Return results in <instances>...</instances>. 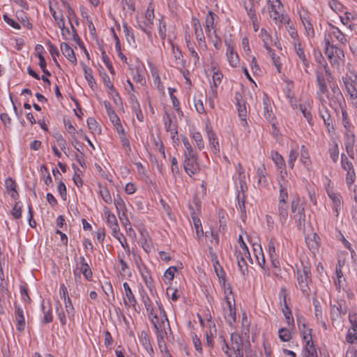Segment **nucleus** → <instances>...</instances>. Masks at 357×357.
Returning a JSON list of instances; mask_svg holds the SVG:
<instances>
[{"mask_svg":"<svg viewBox=\"0 0 357 357\" xmlns=\"http://www.w3.org/2000/svg\"><path fill=\"white\" fill-rule=\"evenodd\" d=\"M341 165L342 167L344 170H351V169H354L352 162L349 160L348 158L344 154H342Z\"/></svg>","mask_w":357,"mask_h":357,"instance_id":"a18cd8bd","label":"nucleus"},{"mask_svg":"<svg viewBox=\"0 0 357 357\" xmlns=\"http://www.w3.org/2000/svg\"><path fill=\"white\" fill-rule=\"evenodd\" d=\"M15 319L17 321V330L22 331L25 328V319L22 309L15 303Z\"/></svg>","mask_w":357,"mask_h":357,"instance_id":"ddd939ff","label":"nucleus"},{"mask_svg":"<svg viewBox=\"0 0 357 357\" xmlns=\"http://www.w3.org/2000/svg\"><path fill=\"white\" fill-rule=\"evenodd\" d=\"M165 121V127L167 132H172L173 130L174 126H176V124H172V120L171 116L168 113H165V116L164 117Z\"/></svg>","mask_w":357,"mask_h":357,"instance_id":"49530a36","label":"nucleus"},{"mask_svg":"<svg viewBox=\"0 0 357 357\" xmlns=\"http://www.w3.org/2000/svg\"><path fill=\"white\" fill-rule=\"evenodd\" d=\"M153 19H154L153 10H149L148 8L146 10V22H144L145 26L149 27V29H151V26L153 24Z\"/></svg>","mask_w":357,"mask_h":357,"instance_id":"37998d69","label":"nucleus"},{"mask_svg":"<svg viewBox=\"0 0 357 357\" xmlns=\"http://www.w3.org/2000/svg\"><path fill=\"white\" fill-rule=\"evenodd\" d=\"M100 188V194L102 198V199L105 201L107 204H111L112 202V198L110 195L109 191L106 187H102L101 185H99Z\"/></svg>","mask_w":357,"mask_h":357,"instance_id":"f704fd0d","label":"nucleus"},{"mask_svg":"<svg viewBox=\"0 0 357 357\" xmlns=\"http://www.w3.org/2000/svg\"><path fill=\"white\" fill-rule=\"evenodd\" d=\"M349 321L353 331H357V314H349Z\"/></svg>","mask_w":357,"mask_h":357,"instance_id":"774afa93","label":"nucleus"},{"mask_svg":"<svg viewBox=\"0 0 357 357\" xmlns=\"http://www.w3.org/2000/svg\"><path fill=\"white\" fill-rule=\"evenodd\" d=\"M192 137L197 144V146L199 148V149L201 150L204 147V143L202 139V135L199 132H193Z\"/></svg>","mask_w":357,"mask_h":357,"instance_id":"c03bdc74","label":"nucleus"},{"mask_svg":"<svg viewBox=\"0 0 357 357\" xmlns=\"http://www.w3.org/2000/svg\"><path fill=\"white\" fill-rule=\"evenodd\" d=\"M5 186L7 190L12 191L13 192L10 194L12 198L16 199L18 197V193L16 191V183L11 178H7L5 181Z\"/></svg>","mask_w":357,"mask_h":357,"instance_id":"aec40b11","label":"nucleus"},{"mask_svg":"<svg viewBox=\"0 0 357 357\" xmlns=\"http://www.w3.org/2000/svg\"><path fill=\"white\" fill-rule=\"evenodd\" d=\"M278 333L280 339L283 342H287L291 338V333L287 328H282L280 329Z\"/></svg>","mask_w":357,"mask_h":357,"instance_id":"79ce46f5","label":"nucleus"},{"mask_svg":"<svg viewBox=\"0 0 357 357\" xmlns=\"http://www.w3.org/2000/svg\"><path fill=\"white\" fill-rule=\"evenodd\" d=\"M234 100L237 105V109L239 117L241 118L242 121H243L245 123H247L245 119L247 116L246 102L243 98V96L241 93L238 91L235 93Z\"/></svg>","mask_w":357,"mask_h":357,"instance_id":"6e6552de","label":"nucleus"},{"mask_svg":"<svg viewBox=\"0 0 357 357\" xmlns=\"http://www.w3.org/2000/svg\"><path fill=\"white\" fill-rule=\"evenodd\" d=\"M81 65L83 68L85 78L87 80L89 86L92 88L93 84H96L95 79L92 75V70L87 67L83 62H81Z\"/></svg>","mask_w":357,"mask_h":357,"instance_id":"b1692460","label":"nucleus"},{"mask_svg":"<svg viewBox=\"0 0 357 357\" xmlns=\"http://www.w3.org/2000/svg\"><path fill=\"white\" fill-rule=\"evenodd\" d=\"M207 135L213 153L215 154L219 153L220 146L215 133L213 130H207Z\"/></svg>","mask_w":357,"mask_h":357,"instance_id":"f3484780","label":"nucleus"},{"mask_svg":"<svg viewBox=\"0 0 357 357\" xmlns=\"http://www.w3.org/2000/svg\"><path fill=\"white\" fill-rule=\"evenodd\" d=\"M191 216L193 220L194 227L196 229V233L198 238L204 236V232L202 230V223L200 220L195 215V213L192 212L191 213Z\"/></svg>","mask_w":357,"mask_h":357,"instance_id":"bb28decb","label":"nucleus"},{"mask_svg":"<svg viewBox=\"0 0 357 357\" xmlns=\"http://www.w3.org/2000/svg\"><path fill=\"white\" fill-rule=\"evenodd\" d=\"M63 54L73 64L77 63V59L73 50L66 43H61L60 45Z\"/></svg>","mask_w":357,"mask_h":357,"instance_id":"f8f14e48","label":"nucleus"},{"mask_svg":"<svg viewBox=\"0 0 357 357\" xmlns=\"http://www.w3.org/2000/svg\"><path fill=\"white\" fill-rule=\"evenodd\" d=\"M300 110L302 112L304 117L307 119V122L310 124H312V117L310 112L307 109V107L305 105H299Z\"/></svg>","mask_w":357,"mask_h":357,"instance_id":"de8ad7c7","label":"nucleus"},{"mask_svg":"<svg viewBox=\"0 0 357 357\" xmlns=\"http://www.w3.org/2000/svg\"><path fill=\"white\" fill-rule=\"evenodd\" d=\"M236 258L237 260L238 266L241 273L244 275L245 271H248L246 259L242 257L241 252H235Z\"/></svg>","mask_w":357,"mask_h":357,"instance_id":"4be33fe9","label":"nucleus"},{"mask_svg":"<svg viewBox=\"0 0 357 357\" xmlns=\"http://www.w3.org/2000/svg\"><path fill=\"white\" fill-rule=\"evenodd\" d=\"M291 210L294 213V218L299 230H305V209L300 204L298 197L294 198L291 202Z\"/></svg>","mask_w":357,"mask_h":357,"instance_id":"f257e3e1","label":"nucleus"},{"mask_svg":"<svg viewBox=\"0 0 357 357\" xmlns=\"http://www.w3.org/2000/svg\"><path fill=\"white\" fill-rule=\"evenodd\" d=\"M167 326V321H160V325H155L153 326L155 333L156 334L157 342L160 349H162V346L165 345V335L167 334L165 331V326Z\"/></svg>","mask_w":357,"mask_h":357,"instance_id":"9b49d317","label":"nucleus"},{"mask_svg":"<svg viewBox=\"0 0 357 357\" xmlns=\"http://www.w3.org/2000/svg\"><path fill=\"white\" fill-rule=\"evenodd\" d=\"M313 305L314 307V315L317 320L322 319V310L321 307L318 300L314 296L312 298Z\"/></svg>","mask_w":357,"mask_h":357,"instance_id":"e433bc0d","label":"nucleus"},{"mask_svg":"<svg viewBox=\"0 0 357 357\" xmlns=\"http://www.w3.org/2000/svg\"><path fill=\"white\" fill-rule=\"evenodd\" d=\"M316 76H317V82L319 86V91L317 92V94L321 96V95L325 94L328 91V87L325 82L324 77L322 73H319V71L316 72ZM321 101H324V98L322 97H320Z\"/></svg>","mask_w":357,"mask_h":357,"instance_id":"4468645a","label":"nucleus"},{"mask_svg":"<svg viewBox=\"0 0 357 357\" xmlns=\"http://www.w3.org/2000/svg\"><path fill=\"white\" fill-rule=\"evenodd\" d=\"M104 105L111 121L114 123L119 122L120 120L114 111L111 103L108 101H105Z\"/></svg>","mask_w":357,"mask_h":357,"instance_id":"5701e85b","label":"nucleus"},{"mask_svg":"<svg viewBox=\"0 0 357 357\" xmlns=\"http://www.w3.org/2000/svg\"><path fill=\"white\" fill-rule=\"evenodd\" d=\"M157 304L158 305V308H159L160 316H161V320L160 321H167V326L168 327L169 331L171 332V328H170V326H169V319L167 318V314L165 312V310L163 308L162 305L161 303H158L157 301Z\"/></svg>","mask_w":357,"mask_h":357,"instance_id":"4d7b16f0","label":"nucleus"},{"mask_svg":"<svg viewBox=\"0 0 357 357\" xmlns=\"http://www.w3.org/2000/svg\"><path fill=\"white\" fill-rule=\"evenodd\" d=\"M58 26L61 29V35L63 39L67 40L66 35H69L70 32V30L65 26V20L62 14L61 15L59 22H58Z\"/></svg>","mask_w":357,"mask_h":357,"instance_id":"c9c22d12","label":"nucleus"},{"mask_svg":"<svg viewBox=\"0 0 357 357\" xmlns=\"http://www.w3.org/2000/svg\"><path fill=\"white\" fill-rule=\"evenodd\" d=\"M182 141L185 148V156H191V155L195 154L188 139L185 137H183Z\"/></svg>","mask_w":357,"mask_h":357,"instance_id":"8fccbe9b","label":"nucleus"},{"mask_svg":"<svg viewBox=\"0 0 357 357\" xmlns=\"http://www.w3.org/2000/svg\"><path fill=\"white\" fill-rule=\"evenodd\" d=\"M3 17L4 21L13 28L17 30L20 29V24L14 20L10 18L7 15H3Z\"/></svg>","mask_w":357,"mask_h":357,"instance_id":"338daca9","label":"nucleus"},{"mask_svg":"<svg viewBox=\"0 0 357 357\" xmlns=\"http://www.w3.org/2000/svg\"><path fill=\"white\" fill-rule=\"evenodd\" d=\"M243 6L247 11V15L249 16L250 10H253V13L256 14L255 6L257 5L255 3L250 2V0H243Z\"/></svg>","mask_w":357,"mask_h":357,"instance_id":"bf43d9fd","label":"nucleus"},{"mask_svg":"<svg viewBox=\"0 0 357 357\" xmlns=\"http://www.w3.org/2000/svg\"><path fill=\"white\" fill-rule=\"evenodd\" d=\"M295 51L296 52L297 56L302 61L304 66L306 68H309V66H310L309 61L306 59L303 48L302 47V45L301 43L295 44ZM305 72L308 73L307 69H305Z\"/></svg>","mask_w":357,"mask_h":357,"instance_id":"6ab92c4d","label":"nucleus"},{"mask_svg":"<svg viewBox=\"0 0 357 357\" xmlns=\"http://www.w3.org/2000/svg\"><path fill=\"white\" fill-rule=\"evenodd\" d=\"M218 17L216 15L213 13L212 12H209L206 17V28L208 29L210 26H211L212 29H214V22H215V18Z\"/></svg>","mask_w":357,"mask_h":357,"instance_id":"09e8293b","label":"nucleus"},{"mask_svg":"<svg viewBox=\"0 0 357 357\" xmlns=\"http://www.w3.org/2000/svg\"><path fill=\"white\" fill-rule=\"evenodd\" d=\"M101 56H102V59L103 61V62L105 63V64L106 65L107 68H108V70H109V72L113 74L114 73V68L112 66V63L110 62L109 59V57L107 56V55L106 54V52L105 51L102 50V53H101Z\"/></svg>","mask_w":357,"mask_h":357,"instance_id":"5fc2aeb1","label":"nucleus"},{"mask_svg":"<svg viewBox=\"0 0 357 357\" xmlns=\"http://www.w3.org/2000/svg\"><path fill=\"white\" fill-rule=\"evenodd\" d=\"M79 272L82 273L88 281L92 280L93 273L88 264H84L79 267Z\"/></svg>","mask_w":357,"mask_h":357,"instance_id":"c85d7f7f","label":"nucleus"},{"mask_svg":"<svg viewBox=\"0 0 357 357\" xmlns=\"http://www.w3.org/2000/svg\"><path fill=\"white\" fill-rule=\"evenodd\" d=\"M141 342L145 349L147 351V352L151 356H153L154 351L152 347L149 337L147 335V334L144 333V336L142 337Z\"/></svg>","mask_w":357,"mask_h":357,"instance_id":"2f4dec72","label":"nucleus"},{"mask_svg":"<svg viewBox=\"0 0 357 357\" xmlns=\"http://www.w3.org/2000/svg\"><path fill=\"white\" fill-rule=\"evenodd\" d=\"M335 31L333 32V36L336 39L343 45H346L347 39L344 34L337 27L333 26Z\"/></svg>","mask_w":357,"mask_h":357,"instance_id":"ea45409f","label":"nucleus"},{"mask_svg":"<svg viewBox=\"0 0 357 357\" xmlns=\"http://www.w3.org/2000/svg\"><path fill=\"white\" fill-rule=\"evenodd\" d=\"M11 214L15 219H19L22 217V206H19V202L15 203L11 211Z\"/></svg>","mask_w":357,"mask_h":357,"instance_id":"0e129e2a","label":"nucleus"},{"mask_svg":"<svg viewBox=\"0 0 357 357\" xmlns=\"http://www.w3.org/2000/svg\"><path fill=\"white\" fill-rule=\"evenodd\" d=\"M298 283L302 292L308 295L310 288L308 287V281L310 280L311 273L310 268L305 266H303V270H297Z\"/></svg>","mask_w":357,"mask_h":357,"instance_id":"20e7f679","label":"nucleus"},{"mask_svg":"<svg viewBox=\"0 0 357 357\" xmlns=\"http://www.w3.org/2000/svg\"><path fill=\"white\" fill-rule=\"evenodd\" d=\"M342 82L345 86L347 93L349 94L350 98H357V90L355 85L353 84L354 81L351 79V82L346 77L342 78Z\"/></svg>","mask_w":357,"mask_h":357,"instance_id":"a211bd4d","label":"nucleus"},{"mask_svg":"<svg viewBox=\"0 0 357 357\" xmlns=\"http://www.w3.org/2000/svg\"><path fill=\"white\" fill-rule=\"evenodd\" d=\"M184 169L185 172L190 176L195 174L199 172V167L195 154L191 155V156H185Z\"/></svg>","mask_w":357,"mask_h":357,"instance_id":"0eeeda50","label":"nucleus"},{"mask_svg":"<svg viewBox=\"0 0 357 357\" xmlns=\"http://www.w3.org/2000/svg\"><path fill=\"white\" fill-rule=\"evenodd\" d=\"M114 203L119 213H120V212L121 211L122 215L126 216L124 212L125 203L119 195H116V196L114 197Z\"/></svg>","mask_w":357,"mask_h":357,"instance_id":"c756f323","label":"nucleus"},{"mask_svg":"<svg viewBox=\"0 0 357 357\" xmlns=\"http://www.w3.org/2000/svg\"><path fill=\"white\" fill-rule=\"evenodd\" d=\"M123 32L125 33V36L127 41L129 44L135 43V36L131 29L128 26L127 23H123Z\"/></svg>","mask_w":357,"mask_h":357,"instance_id":"7c9ffc66","label":"nucleus"},{"mask_svg":"<svg viewBox=\"0 0 357 357\" xmlns=\"http://www.w3.org/2000/svg\"><path fill=\"white\" fill-rule=\"evenodd\" d=\"M193 102L195 107L198 113L203 114L205 112L203 102L201 99L197 98V97L195 96L193 98Z\"/></svg>","mask_w":357,"mask_h":357,"instance_id":"6e6d98bb","label":"nucleus"},{"mask_svg":"<svg viewBox=\"0 0 357 357\" xmlns=\"http://www.w3.org/2000/svg\"><path fill=\"white\" fill-rule=\"evenodd\" d=\"M288 199V192L285 188L282 185H280V195L278 203H287V199Z\"/></svg>","mask_w":357,"mask_h":357,"instance_id":"864d4df0","label":"nucleus"},{"mask_svg":"<svg viewBox=\"0 0 357 357\" xmlns=\"http://www.w3.org/2000/svg\"><path fill=\"white\" fill-rule=\"evenodd\" d=\"M194 28H195V34L196 36V38L199 44V45H202V43H204L205 42V38L201 27L200 24L199 22H195L194 24Z\"/></svg>","mask_w":357,"mask_h":357,"instance_id":"cd10ccee","label":"nucleus"},{"mask_svg":"<svg viewBox=\"0 0 357 357\" xmlns=\"http://www.w3.org/2000/svg\"><path fill=\"white\" fill-rule=\"evenodd\" d=\"M335 272H336V276L337 278V281H335V282L336 286L340 287L341 283L342 282V278H343V273L341 270L340 261H338V264L336 266Z\"/></svg>","mask_w":357,"mask_h":357,"instance_id":"680f3d73","label":"nucleus"},{"mask_svg":"<svg viewBox=\"0 0 357 357\" xmlns=\"http://www.w3.org/2000/svg\"><path fill=\"white\" fill-rule=\"evenodd\" d=\"M257 175L258 178V185L261 187H266L268 185V180L266 178L267 173L263 164L257 168Z\"/></svg>","mask_w":357,"mask_h":357,"instance_id":"dca6fc26","label":"nucleus"},{"mask_svg":"<svg viewBox=\"0 0 357 357\" xmlns=\"http://www.w3.org/2000/svg\"><path fill=\"white\" fill-rule=\"evenodd\" d=\"M176 271L177 268L176 266H171L165 271L164 277L168 279L169 281H172L173 280L174 274Z\"/></svg>","mask_w":357,"mask_h":357,"instance_id":"e2e57ef3","label":"nucleus"},{"mask_svg":"<svg viewBox=\"0 0 357 357\" xmlns=\"http://www.w3.org/2000/svg\"><path fill=\"white\" fill-rule=\"evenodd\" d=\"M208 37L211 38L214 47L217 50H220L222 47V40L220 37L217 36L216 31L208 29Z\"/></svg>","mask_w":357,"mask_h":357,"instance_id":"393cba45","label":"nucleus"},{"mask_svg":"<svg viewBox=\"0 0 357 357\" xmlns=\"http://www.w3.org/2000/svg\"><path fill=\"white\" fill-rule=\"evenodd\" d=\"M325 45H326L325 53L327 55V56L328 57V59L331 61L333 59L334 50L333 48H331V45L330 44V41L326 38H325Z\"/></svg>","mask_w":357,"mask_h":357,"instance_id":"052dcab7","label":"nucleus"},{"mask_svg":"<svg viewBox=\"0 0 357 357\" xmlns=\"http://www.w3.org/2000/svg\"><path fill=\"white\" fill-rule=\"evenodd\" d=\"M227 289L229 290V294L225 296V303L227 304V308L229 311L228 314L229 317H231V320L229 319H227V323L232 326V322H236V303L234 295L232 294L230 286L227 287Z\"/></svg>","mask_w":357,"mask_h":357,"instance_id":"39448f33","label":"nucleus"},{"mask_svg":"<svg viewBox=\"0 0 357 357\" xmlns=\"http://www.w3.org/2000/svg\"><path fill=\"white\" fill-rule=\"evenodd\" d=\"M328 194L329 197L333 201V208H341L342 201L340 195L334 192H328Z\"/></svg>","mask_w":357,"mask_h":357,"instance_id":"58836bf2","label":"nucleus"},{"mask_svg":"<svg viewBox=\"0 0 357 357\" xmlns=\"http://www.w3.org/2000/svg\"><path fill=\"white\" fill-rule=\"evenodd\" d=\"M65 301V307L66 311L67 312L68 317L69 319H73L75 316V310L74 307L73 305L72 301L69 296H68L67 299L64 300Z\"/></svg>","mask_w":357,"mask_h":357,"instance_id":"72a5a7b5","label":"nucleus"},{"mask_svg":"<svg viewBox=\"0 0 357 357\" xmlns=\"http://www.w3.org/2000/svg\"><path fill=\"white\" fill-rule=\"evenodd\" d=\"M301 161L305 166L308 167L310 165V160L307 149L305 148L304 145L301 146Z\"/></svg>","mask_w":357,"mask_h":357,"instance_id":"a19ab883","label":"nucleus"},{"mask_svg":"<svg viewBox=\"0 0 357 357\" xmlns=\"http://www.w3.org/2000/svg\"><path fill=\"white\" fill-rule=\"evenodd\" d=\"M271 157L277 167L280 169H284L285 168V163L283 157L279 154L277 151H273L271 152Z\"/></svg>","mask_w":357,"mask_h":357,"instance_id":"a878e982","label":"nucleus"},{"mask_svg":"<svg viewBox=\"0 0 357 357\" xmlns=\"http://www.w3.org/2000/svg\"><path fill=\"white\" fill-rule=\"evenodd\" d=\"M121 5L123 10L130 11L131 13L134 12L135 10V5L130 1L128 0H121Z\"/></svg>","mask_w":357,"mask_h":357,"instance_id":"3c124183","label":"nucleus"},{"mask_svg":"<svg viewBox=\"0 0 357 357\" xmlns=\"http://www.w3.org/2000/svg\"><path fill=\"white\" fill-rule=\"evenodd\" d=\"M289 204L288 203H278V215L281 224L283 225L287 222L288 218Z\"/></svg>","mask_w":357,"mask_h":357,"instance_id":"2eb2a0df","label":"nucleus"},{"mask_svg":"<svg viewBox=\"0 0 357 357\" xmlns=\"http://www.w3.org/2000/svg\"><path fill=\"white\" fill-rule=\"evenodd\" d=\"M151 74L153 77V83L155 86L160 90L162 91L164 89V86L161 82L160 75L156 70H152Z\"/></svg>","mask_w":357,"mask_h":357,"instance_id":"4c0bfd02","label":"nucleus"},{"mask_svg":"<svg viewBox=\"0 0 357 357\" xmlns=\"http://www.w3.org/2000/svg\"><path fill=\"white\" fill-rule=\"evenodd\" d=\"M211 68L213 71L212 82H211V96L213 98H217V87L221 84L223 75L220 70L213 64H212Z\"/></svg>","mask_w":357,"mask_h":357,"instance_id":"423d86ee","label":"nucleus"},{"mask_svg":"<svg viewBox=\"0 0 357 357\" xmlns=\"http://www.w3.org/2000/svg\"><path fill=\"white\" fill-rule=\"evenodd\" d=\"M347 172L346 176V182L349 186H351L355 181L356 179V173L354 169H351V170H346Z\"/></svg>","mask_w":357,"mask_h":357,"instance_id":"13d9d810","label":"nucleus"},{"mask_svg":"<svg viewBox=\"0 0 357 357\" xmlns=\"http://www.w3.org/2000/svg\"><path fill=\"white\" fill-rule=\"evenodd\" d=\"M305 324H303L301 331L303 333V339L305 340V347L303 351L304 357H317V353L312 341V329H305Z\"/></svg>","mask_w":357,"mask_h":357,"instance_id":"7ed1b4c3","label":"nucleus"},{"mask_svg":"<svg viewBox=\"0 0 357 357\" xmlns=\"http://www.w3.org/2000/svg\"><path fill=\"white\" fill-rule=\"evenodd\" d=\"M227 56L229 63L232 67H236L239 64V58L236 53L233 52V50L228 46Z\"/></svg>","mask_w":357,"mask_h":357,"instance_id":"412c9836","label":"nucleus"},{"mask_svg":"<svg viewBox=\"0 0 357 357\" xmlns=\"http://www.w3.org/2000/svg\"><path fill=\"white\" fill-rule=\"evenodd\" d=\"M125 290L126 298L123 299L125 306L128 308L130 307H135L137 300L127 282L123 284Z\"/></svg>","mask_w":357,"mask_h":357,"instance_id":"1a4fd4ad","label":"nucleus"},{"mask_svg":"<svg viewBox=\"0 0 357 357\" xmlns=\"http://www.w3.org/2000/svg\"><path fill=\"white\" fill-rule=\"evenodd\" d=\"M225 346L227 350L225 353L229 357H243L242 342L238 335L232 333L230 345L225 344Z\"/></svg>","mask_w":357,"mask_h":357,"instance_id":"f03ea898","label":"nucleus"},{"mask_svg":"<svg viewBox=\"0 0 357 357\" xmlns=\"http://www.w3.org/2000/svg\"><path fill=\"white\" fill-rule=\"evenodd\" d=\"M47 44L50 47V53L53 59L54 62L55 63L56 66L60 67V65L56 60V56H59L58 49L50 40L47 41Z\"/></svg>","mask_w":357,"mask_h":357,"instance_id":"473e14b6","label":"nucleus"},{"mask_svg":"<svg viewBox=\"0 0 357 357\" xmlns=\"http://www.w3.org/2000/svg\"><path fill=\"white\" fill-rule=\"evenodd\" d=\"M209 253L211 255V261L213 263L214 271L220 282L222 280H223V268L218 259L216 253L213 252V249L211 247L209 248Z\"/></svg>","mask_w":357,"mask_h":357,"instance_id":"9d476101","label":"nucleus"},{"mask_svg":"<svg viewBox=\"0 0 357 357\" xmlns=\"http://www.w3.org/2000/svg\"><path fill=\"white\" fill-rule=\"evenodd\" d=\"M159 34L161 37L162 40H165L166 38L167 25L166 22L162 18L160 20V25L158 29Z\"/></svg>","mask_w":357,"mask_h":357,"instance_id":"603ef678","label":"nucleus"},{"mask_svg":"<svg viewBox=\"0 0 357 357\" xmlns=\"http://www.w3.org/2000/svg\"><path fill=\"white\" fill-rule=\"evenodd\" d=\"M187 47L188 48V50L191 54V56L194 58L195 63L199 61V55L197 52L195 50L194 47L191 45V43L189 40L185 38Z\"/></svg>","mask_w":357,"mask_h":357,"instance_id":"69168bd1","label":"nucleus"}]
</instances>
